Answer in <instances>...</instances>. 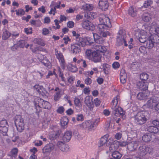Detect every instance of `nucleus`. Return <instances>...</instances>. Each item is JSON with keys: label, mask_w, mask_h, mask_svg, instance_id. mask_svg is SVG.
Instances as JSON below:
<instances>
[{"label": "nucleus", "mask_w": 159, "mask_h": 159, "mask_svg": "<svg viewBox=\"0 0 159 159\" xmlns=\"http://www.w3.org/2000/svg\"><path fill=\"white\" fill-rule=\"evenodd\" d=\"M152 15L151 13L148 12H144L142 16L143 20L146 22H148L152 18Z\"/></svg>", "instance_id": "nucleus-26"}, {"label": "nucleus", "mask_w": 159, "mask_h": 159, "mask_svg": "<svg viewBox=\"0 0 159 159\" xmlns=\"http://www.w3.org/2000/svg\"><path fill=\"white\" fill-rule=\"evenodd\" d=\"M109 147V149L111 152H114L116 150L118 147V144L115 143V141L113 142V141L110 144Z\"/></svg>", "instance_id": "nucleus-34"}, {"label": "nucleus", "mask_w": 159, "mask_h": 159, "mask_svg": "<svg viewBox=\"0 0 159 159\" xmlns=\"http://www.w3.org/2000/svg\"><path fill=\"white\" fill-rule=\"evenodd\" d=\"M54 148V145L52 143L47 144L43 148V152L44 153L50 152Z\"/></svg>", "instance_id": "nucleus-20"}, {"label": "nucleus", "mask_w": 159, "mask_h": 159, "mask_svg": "<svg viewBox=\"0 0 159 159\" xmlns=\"http://www.w3.org/2000/svg\"><path fill=\"white\" fill-rule=\"evenodd\" d=\"M108 134H106L101 137L99 142L100 146L103 145H106L107 146L110 145V144L113 141V139L111 138L108 139Z\"/></svg>", "instance_id": "nucleus-9"}, {"label": "nucleus", "mask_w": 159, "mask_h": 159, "mask_svg": "<svg viewBox=\"0 0 159 159\" xmlns=\"http://www.w3.org/2000/svg\"><path fill=\"white\" fill-rule=\"evenodd\" d=\"M101 36L103 37H106L108 36H109L110 35V33L107 30H108L109 28H102V29L100 28H98Z\"/></svg>", "instance_id": "nucleus-21"}, {"label": "nucleus", "mask_w": 159, "mask_h": 159, "mask_svg": "<svg viewBox=\"0 0 159 159\" xmlns=\"http://www.w3.org/2000/svg\"><path fill=\"white\" fill-rule=\"evenodd\" d=\"M49 30L46 28H44L42 30V34L44 35H46L48 34H49Z\"/></svg>", "instance_id": "nucleus-64"}, {"label": "nucleus", "mask_w": 159, "mask_h": 159, "mask_svg": "<svg viewBox=\"0 0 159 159\" xmlns=\"http://www.w3.org/2000/svg\"><path fill=\"white\" fill-rule=\"evenodd\" d=\"M25 32L27 34H31L32 33V28H25Z\"/></svg>", "instance_id": "nucleus-60"}, {"label": "nucleus", "mask_w": 159, "mask_h": 159, "mask_svg": "<svg viewBox=\"0 0 159 159\" xmlns=\"http://www.w3.org/2000/svg\"><path fill=\"white\" fill-rule=\"evenodd\" d=\"M55 55L56 58L59 61L61 68L62 69H65L66 67V62L63 54L60 51L56 49Z\"/></svg>", "instance_id": "nucleus-7"}, {"label": "nucleus", "mask_w": 159, "mask_h": 159, "mask_svg": "<svg viewBox=\"0 0 159 159\" xmlns=\"http://www.w3.org/2000/svg\"><path fill=\"white\" fill-rule=\"evenodd\" d=\"M18 149L16 148H14L11 151V159H16L17 156Z\"/></svg>", "instance_id": "nucleus-35"}, {"label": "nucleus", "mask_w": 159, "mask_h": 159, "mask_svg": "<svg viewBox=\"0 0 159 159\" xmlns=\"http://www.w3.org/2000/svg\"><path fill=\"white\" fill-rule=\"evenodd\" d=\"M100 8L105 11L108 9L109 4L107 0H100L99 2Z\"/></svg>", "instance_id": "nucleus-17"}, {"label": "nucleus", "mask_w": 159, "mask_h": 159, "mask_svg": "<svg viewBox=\"0 0 159 159\" xmlns=\"http://www.w3.org/2000/svg\"><path fill=\"white\" fill-rule=\"evenodd\" d=\"M65 146L62 147L60 148V150L63 152H66L69 149V147L68 145L65 144Z\"/></svg>", "instance_id": "nucleus-62"}, {"label": "nucleus", "mask_w": 159, "mask_h": 159, "mask_svg": "<svg viewBox=\"0 0 159 159\" xmlns=\"http://www.w3.org/2000/svg\"><path fill=\"white\" fill-rule=\"evenodd\" d=\"M82 27L88 30H93L95 29L94 25L90 21L87 20H83L81 23Z\"/></svg>", "instance_id": "nucleus-8"}, {"label": "nucleus", "mask_w": 159, "mask_h": 159, "mask_svg": "<svg viewBox=\"0 0 159 159\" xmlns=\"http://www.w3.org/2000/svg\"><path fill=\"white\" fill-rule=\"evenodd\" d=\"M77 120L82 121L84 120V117L83 115L82 114H78L76 118Z\"/></svg>", "instance_id": "nucleus-59"}, {"label": "nucleus", "mask_w": 159, "mask_h": 159, "mask_svg": "<svg viewBox=\"0 0 159 159\" xmlns=\"http://www.w3.org/2000/svg\"><path fill=\"white\" fill-rule=\"evenodd\" d=\"M115 143L118 144V147H124L126 145L127 146L128 142L124 141H115Z\"/></svg>", "instance_id": "nucleus-47"}, {"label": "nucleus", "mask_w": 159, "mask_h": 159, "mask_svg": "<svg viewBox=\"0 0 159 159\" xmlns=\"http://www.w3.org/2000/svg\"><path fill=\"white\" fill-rule=\"evenodd\" d=\"M8 126L7 122L6 120H3L0 122V127Z\"/></svg>", "instance_id": "nucleus-53"}, {"label": "nucleus", "mask_w": 159, "mask_h": 159, "mask_svg": "<svg viewBox=\"0 0 159 159\" xmlns=\"http://www.w3.org/2000/svg\"><path fill=\"white\" fill-rule=\"evenodd\" d=\"M153 151V149L152 148L144 145L139 147L138 150V154L140 156L143 157L147 153L152 154Z\"/></svg>", "instance_id": "nucleus-6"}, {"label": "nucleus", "mask_w": 159, "mask_h": 159, "mask_svg": "<svg viewBox=\"0 0 159 159\" xmlns=\"http://www.w3.org/2000/svg\"><path fill=\"white\" fill-rule=\"evenodd\" d=\"M158 26V25H157L156 22H153L151 23L150 25V29L152 30V29H154V30L155 29L157 28Z\"/></svg>", "instance_id": "nucleus-54"}, {"label": "nucleus", "mask_w": 159, "mask_h": 159, "mask_svg": "<svg viewBox=\"0 0 159 159\" xmlns=\"http://www.w3.org/2000/svg\"><path fill=\"white\" fill-rule=\"evenodd\" d=\"M18 44L21 48H23L25 47V42L24 40H20L18 42Z\"/></svg>", "instance_id": "nucleus-57"}, {"label": "nucleus", "mask_w": 159, "mask_h": 159, "mask_svg": "<svg viewBox=\"0 0 159 159\" xmlns=\"http://www.w3.org/2000/svg\"><path fill=\"white\" fill-rule=\"evenodd\" d=\"M24 120L20 115H16L15 118V124L18 131L22 132L24 129Z\"/></svg>", "instance_id": "nucleus-5"}, {"label": "nucleus", "mask_w": 159, "mask_h": 159, "mask_svg": "<svg viewBox=\"0 0 159 159\" xmlns=\"http://www.w3.org/2000/svg\"><path fill=\"white\" fill-rule=\"evenodd\" d=\"M149 93H139L137 95V98L140 100H144L148 96Z\"/></svg>", "instance_id": "nucleus-33"}, {"label": "nucleus", "mask_w": 159, "mask_h": 159, "mask_svg": "<svg viewBox=\"0 0 159 159\" xmlns=\"http://www.w3.org/2000/svg\"><path fill=\"white\" fill-rule=\"evenodd\" d=\"M55 4V2H52L50 5V7L51 8V10L49 12V13L50 14H52L53 15H55V13L57 12L56 7H53V6Z\"/></svg>", "instance_id": "nucleus-36"}, {"label": "nucleus", "mask_w": 159, "mask_h": 159, "mask_svg": "<svg viewBox=\"0 0 159 159\" xmlns=\"http://www.w3.org/2000/svg\"><path fill=\"white\" fill-rule=\"evenodd\" d=\"M140 78L142 80H146L148 78V75L146 73H143L140 74Z\"/></svg>", "instance_id": "nucleus-51"}, {"label": "nucleus", "mask_w": 159, "mask_h": 159, "mask_svg": "<svg viewBox=\"0 0 159 159\" xmlns=\"http://www.w3.org/2000/svg\"><path fill=\"white\" fill-rule=\"evenodd\" d=\"M67 67L68 70L73 72H75L77 70V67L72 64H69Z\"/></svg>", "instance_id": "nucleus-44"}, {"label": "nucleus", "mask_w": 159, "mask_h": 159, "mask_svg": "<svg viewBox=\"0 0 159 159\" xmlns=\"http://www.w3.org/2000/svg\"><path fill=\"white\" fill-rule=\"evenodd\" d=\"M94 41L97 44H102L104 42L103 38L96 33H93Z\"/></svg>", "instance_id": "nucleus-19"}, {"label": "nucleus", "mask_w": 159, "mask_h": 159, "mask_svg": "<svg viewBox=\"0 0 159 159\" xmlns=\"http://www.w3.org/2000/svg\"><path fill=\"white\" fill-rule=\"evenodd\" d=\"M150 37L154 43H159V36L158 35H152Z\"/></svg>", "instance_id": "nucleus-46"}, {"label": "nucleus", "mask_w": 159, "mask_h": 159, "mask_svg": "<svg viewBox=\"0 0 159 159\" xmlns=\"http://www.w3.org/2000/svg\"><path fill=\"white\" fill-rule=\"evenodd\" d=\"M102 69L104 72V73L105 74H108V70H109L110 68V66L107 64L104 63L102 65Z\"/></svg>", "instance_id": "nucleus-42"}, {"label": "nucleus", "mask_w": 159, "mask_h": 159, "mask_svg": "<svg viewBox=\"0 0 159 159\" xmlns=\"http://www.w3.org/2000/svg\"><path fill=\"white\" fill-rule=\"evenodd\" d=\"M99 23L98 25V28L102 29V28H110L111 27L110 19L105 15H100L99 18Z\"/></svg>", "instance_id": "nucleus-3"}, {"label": "nucleus", "mask_w": 159, "mask_h": 159, "mask_svg": "<svg viewBox=\"0 0 159 159\" xmlns=\"http://www.w3.org/2000/svg\"><path fill=\"white\" fill-rule=\"evenodd\" d=\"M158 100V98L155 97H152L148 101L146 105L148 108H152L154 106L155 107L156 103Z\"/></svg>", "instance_id": "nucleus-12"}, {"label": "nucleus", "mask_w": 159, "mask_h": 159, "mask_svg": "<svg viewBox=\"0 0 159 159\" xmlns=\"http://www.w3.org/2000/svg\"><path fill=\"white\" fill-rule=\"evenodd\" d=\"M61 97L60 91L57 92L54 95V100L55 101H57L59 100Z\"/></svg>", "instance_id": "nucleus-55"}, {"label": "nucleus", "mask_w": 159, "mask_h": 159, "mask_svg": "<svg viewBox=\"0 0 159 159\" xmlns=\"http://www.w3.org/2000/svg\"><path fill=\"white\" fill-rule=\"evenodd\" d=\"M93 48L97 51L102 53L105 52L107 50L105 46L100 44H95L94 45Z\"/></svg>", "instance_id": "nucleus-22"}, {"label": "nucleus", "mask_w": 159, "mask_h": 159, "mask_svg": "<svg viewBox=\"0 0 159 159\" xmlns=\"http://www.w3.org/2000/svg\"><path fill=\"white\" fill-rule=\"evenodd\" d=\"M147 34L146 33H145L144 34H141L139 37V42L142 43H144L146 42L147 39Z\"/></svg>", "instance_id": "nucleus-37"}, {"label": "nucleus", "mask_w": 159, "mask_h": 159, "mask_svg": "<svg viewBox=\"0 0 159 159\" xmlns=\"http://www.w3.org/2000/svg\"><path fill=\"white\" fill-rule=\"evenodd\" d=\"M40 61L44 65V66L48 68L51 67L52 65L49 60L46 57H43V59H42Z\"/></svg>", "instance_id": "nucleus-28"}, {"label": "nucleus", "mask_w": 159, "mask_h": 159, "mask_svg": "<svg viewBox=\"0 0 159 159\" xmlns=\"http://www.w3.org/2000/svg\"><path fill=\"white\" fill-rule=\"evenodd\" d=\"M15 11L16 12V15L18 16L24 15L25 13L24 11L22 9L16 10Z\"/></svg>", "instance_id": "nucleus-52"}, {"label": "nucleus", "mask_w": 159, "mask_h": 159, "mask_svg": "<svg viewBox=\"0 0 159 159\" xmlns=\"http://www.w3.org/2000/svg\"><path fill=\"white\" fill-rule=\"evenodd\" d=\"M101 102L100 99L98 98H96L94 100V103L96 107H98L100 105Z\"/></svg>", "instance_id": "nucleus-61"}, {"label": "nucleus", "mask_w": 159, "mask_h": 159, "mask_svg": "<svg viewBox=\"0 0 159 159\" xmlns=\"http://www.w3.org/2000/svg\"><path fill=\"white\" fill-rule=\"evenodd\" d=\"M40 108L49 109L51 108V105L48 102L44 101L42 99H39V105Z\"/></svg>", "instance_id": "nucleus-16"}, {"label": "nucleus", "mask_w": 159, "mask_h": 159, "mask_svg": "<svg viewBox=\"0 0 159 159\" xmlns=\"http://www.w3.org/2000/svg\"><path fill=\"white\" fill-rule=\"evenodd\" d=\"M139 9L135 7H131L129 8L128 11L129 14L132 17H135L137 14V12Z\"/></svg>", "instance_id": "nucleus-24"}, {"label": "nucleus", "mask_w": 159, "mask_h": 159, "mask_svg": "<svg viewBox=\"0 0 159 159\" xmlns=\"http://www.w3.org/2000/svg\"><path fill=\"white\" fill-rule=\"evenodd\" d=\"M59 135L60 133L58 131L52 132L50 134L49 136V138L51 140H54L58 138Z\"/></svg>", "instance_id": "nucleus-31"}, {"label": "nucleus", "mask_w": 159, "mask_h": 159, "mask_svg": "<svg viewBox=\"0 0 159 159\" xmlns=\"http://www.w3.org/2000/svg\"><path fill=\"white\" fill-rule=\"evenodd\" d=\"M33 89L34 90L38 92L40 95L43 96H47L48 94V93L42 86L35 85L33 87Z\"/></svg>", "instance_id": "nucleus-10"}, {"label": "nucleus", "mask_w": 159, "mask_h": 159, "mask_svg": "<svg viewBox=\"0 0 159 159\" xmlns=\"http://www.w3.org/2000/svg\"><path fill=\"white\" fill-rule=\"evenodd\" d=\"M148 83L147 82L139 81L138 82L137 87L138 89L141 90H146L148 89Z\"/></svg>", "instance_id": "nucleus-14"}, {"label": "nucleus", "mask_w": 159, "mask_h": 159, "mask_svg": "<svg viewBox=\"0 0 159 159\" xmlns=\"http://www.w3.org/2000/svg\"><path fill=\"white\" fill-rule=\"evenodd\" d=\"M147 129L149 132L154 134L157 133L159 131L158 128L154 126H148Z\"/></svg>", "instance_id": "nucleus-32"}, {"label": "nucleus", "mask_w": 159, "mask_h": 159, "mask_svg": "<svg viewBox=\"0 0 159 159\" xmlns=\"http://www.w3.org/2000/svg\"><path fill=\"white\" fill-rule=\"evenodd\" d=\"M82 125L84 128L90 130L94 129L97 126V125L95 124V122L89 120L83 122L82 123Z\"/></svg>", "instance_id": "nucleus-11"}, {"label": "nucleus", "mask_w": 159, "mask_h": 159, "mask_svg": "<svg viewBox=\"0 0 159 159\" xmlns=\"http://www.w3.org/2000/svg\"><path fill=\"white\" fill-rule=\"evenodd\" d=\"M84 17L93 20L96 17V14L93 12H90L89 13H87L86 15L85 14Z\"/></svg>", "instance_id": "nucleus-43"}, {"label": "nucleus", "mask_w": 159, "mask_h": 159, "mask_svg": "<svg viewBox=\"0 0 159 159\" xmlns=\"http://www.w3.org/2000/svg\"><path fill=\"white\" fill-rule=\"evenodd\" d=\"M81 46L77 45V44H73L71 45L70 51L73 54L79 53L81 51Z\"/></svg>", "instance_id": "nucleus-15"}, {"label": "nucleus", "mask_w": 159, "mask_h": 159, "mask_svg": "<svg viewBox=\"0 0 159 159\" xmlns=\"http://www.w3.org/2000/svg\"><path fill=\"white\" fill-rule=\"evenodd\" d=\"M112 157L115 159H120L122 157V155L118 151H114L112 153Z\"/></svg>", "instance_id": "nucleus-45"}, {"label": "nucleus", "mask_w": 159, "mask_h": 159, "mask_svg": "<svg viewBox=\"0 0 159 159\" xmlns=\"http://www.w3.org/2000/svg\"><path fill=\"white\" fill-rule=\"evenodd\" d=\"M139 141H131L130 142H128L127 144V148L130 151H133L135 150L139 145Z\"/></svg>", "instance_id": "nucleus-13"}, {"label": "nucleus", "mask_w": 159, "mask_h": 159, "mask_svg": "<svg viewBox=\"0 0 159 159\" xmlns=\"http://www.w3.org/2000/svg\"><path fill=\"white\" fill-rule=\"evenodd\" d=\"M146 43V46L148 48L151 49L153 47L154 43L151 39H150V37L148 39Z\"/></svg>", "instance_id": "nucleus-38"}, {"label": "nucleus", "mask_w": 159, "mask_h": 159, "mask_svg": "<svg viewBox=\"0 0 159 159\" xmlns=\"http://www.w3.org/2000/svg\"><path fill=\"white\" fill-rule=\"evenodd\" d=\"M92 60L95 63L100 62L101 61L102 56L96 52L92 53Z\"/></svg>", "instance_id": "nucleus-18"}, {"label": "nucleus", "mask_w": 159, "mask_h": 159, "mask_svg": "<svg viewBox=\"0 0 159 159\" xmlns=\"http://www.w3.org/2000/svg\"><path fill=\"white\" fill-rule=\"evenodd\" d=\"M72 133L70 131H67L65 132L63 137V140L65 142H69L71 139Z\"/></svg>", "instance_id": "nucleus-23"}, {"label": "nucleus", "mask_w": 159, "mask_h": 159, "mask_svg": "<svg viewBox=\"0 0 159 159\" xmlns=\"http://www.w3.org/2000/svg\"><path fill=\"white\" fill-rule=\"evenodd\" d=\"M92 102V101L91 98L90 96H86L84 100V103H85L87 105L88 104H89L90 103H91Z\"/></svg>", "instance_id": "nucleus-56"}, {"label": "nucleus", "mask_w": 159, "mask_h": 159, "mask_svg": "<svg viewBox=\"0 0 159 159\" xmlns=\"http://www.w3.org/2000/svg\"><path fill=\"white\" fill-rule=\"evenodd\" d=\"M65 111V109L63 106L59 107L57 110V112L59 114H62Z\"/></svg>", "instance_id": "nucleus-58"}, {"label": "nucleus", "mask_w": 159, "mask_h": 159, "mask_svg": "<svg viewBox=\"0 0 159 159\" xmlns=\"http://www.w3.org/2000/svg\"><path fill=\"white\" fill-rule=\"evenodd\" d=\"M8 131V128L7 126L0 127V131L3 135H5Z\"/></svg>", "instance_id": "nucleus-50"}, {"label": "nucleus", "mask_w": 159, "mask_h": 159, "mask_svg": "<svg viewBox=\"0 0 159 159\" xmlns=\"http://www.w3.org/2000/svg\"><path fill=\"white\" fill-rule=\"evenodd\" d=\"M152 135H154L150 133L145 134L142 136V139L144 142H148L151 140Z\"/></svg>", "instance_id": "nucleus-30"}, {"label": "nucleus", "mask_w": 159, "mask_h": 159, "mask_svg": "<svg viewBox=\"0 0 159 159\" xmlns=\"http://www.w3.org/2000/svg\"><path fill=\"white\" fill-rule=\"evenodd\" d=\"M147 114V112L145 111H139L134 116V122L138 125H142L144 124L147 121L146 116Z\"/></svg>", "instance_id": "nucleus-4"}, {"label": "nucleus", "mask_w": 159, "mask_h": 159, "mask_svg": "<svg viewBox=\"0 0 159 159\" xmlns=\"http://www.w3.org/2000/svg\"><path fill=\"white\" fill-rule=\"evenodd\" d=\"M152 3V2L151 0H147L144 1L143 7L145 8H147L150 6Z\"/></svg>", "instance_id": "nucleus-49"}, {"label": "nucleus", "mask_w": 159, "mask_h": 159, "mask_svg": "<svg viewBox=\"0 0 159 159\" xmlns=\"http://www.w3.org/2000/svg\"><path fill=\"white\" fill-rule=\"evenodd\" d=\"M76 43L75 44L81 47H84L87 43L85 42V40L82 37L77 38L75 40Z\"/></svg>", "instance_id": "nucleus-25"}, {"label": "nucleus", "mask_w": 159, "mask_h": 159, "mask_svg": "<svg viewBox=\"0 0 159 159\" xmlns=\"http://www.w3.org/2000/svg\"><path fill=\"white\" fill-rule=\"evenodd\" d=\"M120 103V96L117 95L112 100L111 104V108L112 109V113L115 116H120L123 118L125 117V115L122 109L119 106V104Z\"/></svg>", "instance_id": "nucleus-1"}, {"label": "nucleus", "mask_w": 159, "mask_h": 159, "mask_svg": "<svg viewBox=\"0 0 159 159\" xmlns=\"http://www.w3.org/2000/svg\"><path fill=\"white\" fill-rule=\"evenodd\" d=\"M34 43L43 46H44L45 45L44 41L41 39L35 38L34 39Z\"/></svg>", "instance_id": "nucleus-39"}, {"label": "nucleus", "mask_w": 159, "mask_h": 159, "mask_svg": "<svg viewBox=\"0 0 159 159\" xmlns=\"http://www.w3.org/2000/svg\"><path fill=\"white\" fill-rule=\"evenodd\" d=\"M120 80L122 84L125 83L126 81L127 75L124 70H122L120 73Z\"/></svg>", "instance_id": "nucleus-27"}, {"label": "nucleus", "mask_w": 159, "mask_h": 159, "mask_svg": "<svg viewBox=\"0 0 159 159\" xmlns=\"http://www.w3.org/2000/svg\"><path fill=\"white\" fill-rule=\"evenodd\" d=\"M3 34L2 39L6 40L8 38L11 34L7 30L6 27L4 26L2 30Z\"/></svg>", "instance_id": "nucleus-29"}, {"label": "nucleus", "mask_w": 159, "mask_h": 159, "mask_svg": "<svg viewBox=\"0 0 159 159\" xmlns=\"http://www.w3.org/2000/svg\"><path fill=\"white\" fill-rule=\"evenodd\" d=\"M74 102L76 107L79 108V110H80L82 107V105L80 100L78 98H76L74 100Z\"/></svg>", "instance_id": "nucleus-48"}, {"label": "nucleus", "mask_w": 159, "mask_h": 159, "mask_svg": "<svg viewBox=\"0 0 159 159\" xmlns=\"http://www.w3.org/2000/svg\"><path fill=\"white\" fill-rule=\"evenodd\" d=\"M82 8L84 10L90 11L92 10L93 6L91 4L86 3L83 6Z\"/></svg>", "instance_id": "nucleus-41"}, {"label": "nucleus", "mask_w": 159, "mask_h": 159, "mask_svg": "<svg viewBox=\"0 0 159 159\" xmlns=\"http://www.w3.org/2000/svg\"><path fill=\"white\" fill-rule=\"evenodd\" d=\"M92 39L89 37H87L86 39H84L85 40V42L87 43L86 45L90 44L93 43Z\"/></svg>", "instance_id": "nucleus-63"}, {"label": "nucleus", "mask_w": 159, "mask_h": 159, "mask_svg": "<svg viewBox=\"0 0 159 159\" xmlns=\"http://www.w3.org/2000/svg\"><path fill=\"white\" fill-rule=\"evenodd\" d=\"M126 38V32L125 30L120 29L117 34L116 38V45L119 47L122 45L124 43L125 47H127L128 45L127 43Z\"/></svg>", "instance_id": "nucleus-2"}, {"label": "nucleus", "mask_w": 159, "mask_h": 159, "mask_svg": "<svg viewBox=\"0 0 159 159\" xmlns=\"http://www.w3.org/2000/svg\"><path fill=\"white\" fill-rule=\"evenodd\" d=\"M68 122V118L66 117H64L61 121V126L63 128H65Z\"/></svg>", "instance_id": "nucleus-40"}]
</instances>
